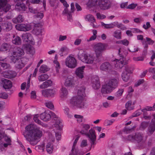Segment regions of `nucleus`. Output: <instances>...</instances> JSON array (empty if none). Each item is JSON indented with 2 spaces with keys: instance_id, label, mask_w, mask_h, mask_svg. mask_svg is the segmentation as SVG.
<instances>
[{
  "instance_id": "obj_1",
  "label": "nucleus",
  "mask_w": 155,
  "mask_h": 155,
  "mask_svg": "<svg viewBox=\"0 0 155 155\" xmlns=\"http://www.w3.org/2000/svg\"><path fill=\"white\" fill-rule=\"evenodd\" d=\"M23 134L29 144L34 146L37 144L39 139L42 136L43 133L35 125L31 124L25 127Z\"/></svg>"
},
{
  "instance_id": "obj_2",
  "label": "nucleus",
  "mask_w": 155,
  "mask_h": 155,
  "mask_svg": "<svg viewBox=\"0 0 155 155\" xmlns=\"http://www.w3.org/2000/svg\"><path fill=\"white\" fill-rule=\"evenodd\" d=\"M87 5L89 8L95 7L102 10H106L110 7L111 4L108 0H89Z\"/></svg>"
},
{
  "instance_id": "obj_3",
  "label": "nucleus",
  "mask_w": 155,
  "mask_h": 155,
  "mask_svg": "<svg viewBox=\"0 0 155 155\" xmlns=\"http://www.w3.org/2000/svg\"><path fill=\"white\" fill-rule=\"evenodd\" d=\"M78 57L82 62L88 64H92L94 60V57L93 55L86 54L82 49L79 51Z\"/></svg>"
},
{
  "instance_id": "obj_4",
  "label": "nucleus",
  "mask_w": 155,
  "mask_h": 155,
  "mask_svg": "<svg viewBox=\"0 0 155 155\" xmlns=\"http://www.w3.org/2000/svg\"><path fill=\"white\" fill-rule=\"evenodd\" d=\"M85 101V99L83 98L82 97L76 96L71 99L70 103L73 106L81 108L84 106V102Z\"/></svg>"
},
{
  "instance_id": "obj_5",
  "label": "nucleus",
  "mask_w": 155,
  "mask_h": 155,
  "mask_svg": "<svg viewBox=\"0 0 155 155\" xmlns=\"http://www.w3.org/2000/svg\"><path fill=\"white\" fill-rule=\"evenodd\" d=\"M106 45L102 43H98L94 46V49L97 58H101L102 56V52L106 49Z\"/></svg>"
},
{
  "instance_id": "obj_6",
  "label": "nucleus",
  "mask_w": 155,
  "mask_h": 155,
  "mask_svg": "<svg viewBox=\"0 0 155 155\" xmlns=\"http://www.w3.org/2000/svg\"><path fill=\"white\" fill-rule=\"evenodd\" d=\"M65 63L66 65L70 68H74L77 66L76 60L74 57L71 55H70L67 58Z\"/></svg>"
},
{
  "instance_id": "obj_7",
  "label": "nucleus",
  "mask_w": 155,
  "mask_h": 155,
  "mask_svg": "<svg viewBox=\"0 0 155 155\" xmlns=\"http://www.w3.org/2000/svg\"><path fill=\"white\" fill-rule=\"evenodd\" d=\"M135 140L142 147L145 146V143L146 140L144 138L143 134L140 133H137L135 134L134 138Z\"/></svg>"
},
{
  "instance_id": "obj_8",
  "label": "nucleus",
  "mask_w": 155,
  "mask_h": 155,
  "mask_svg": "<svg viewBox=\"0 0 155 155\" xmlns=\"http://www.w3.org/2000/svg\"><path fill=\"white\" fill-rule=\"evenodd\" d=\"M85 134V135L88 137L90 139L91 141V146L92 145L95 144V141L96 140V135L95 130L92 129H91L89 130V133H86L84 132L83 133Z\"/></svg>"
},
{
  "instance_id": "obj_9",
  "label": "nucleus",
  "mask_w": 155,
  "mask_h": 155,
  "mask_svg": "<svg viewBox=\"0 0 155 155\" xmlns=\"http://www.w3.org/2000/svg\"><path fill=\"white\" fill-rule=\"evenodd\" d=\"M131 73L130 68L128 66L126 67L121 75L122 78L124 81L127 82L129 80L130 78V74Z\"/></svg>"
},
{
  "instance_id": "obj_10",
  "label": "nucleus",
  "mask_w": 155,
  "mask_h": 155,
  "mask_svg": "<svg viewBox=\"0 0 155 155\" xmlns=\"http://www.w3.org/2000/svg\"><path fill=\"white\" fill-rule=\"evenodd\" d=\"M15 27L18 31H30L32 29L31 25L29 24L21 23L18 24L16 25Z\"/></svg>"
},
{
  "instance_id": "obj_11",
  "label": "nucleus",
  "mask_w": 155,
  "mask_h": 155,
  "mask_svg": "<svg viewBox=\"0 0 155 155\" xmlns=\"http://www.w3.org/2000/svg\"><path fill=\"white\" fill-rule=\"evenodd\" d=\"M24 51L23 50L20 48H17L14 49L12 53V56L11 59L18 58L22 55H23Z\"/></svg>"
},
{
  "instance_id": "obj_12",
  "label": "nucleus",
  "mask_w": 155,
  "mask_h": 155,
  "mask_svg": "<svg viewBox=\"0 0 155 155\" xmlns=\"http://www.w3.org/2000/svg\"><path fill=\"white\" fill-rule=\"evenodd\" d=\"M114 89L107 82L102 86L101 92L102 94H108L111 92Z\"/></svg>"
},
{
  "instance_id": "obj_13",
  "label": "nucleus",
  "mask_w": 155,
  "mask_h": 155,
  "mask_svg": "<svg viewBox=\"0 0 155 155\" xmlns=\"http://www.w3.org/2000/svg\"><path fill=\"white\" fill-rule=\"evenodd\" d=\"M42 94L45 97H53L56 93L55 89H47L42 91Z\"/></svg>"
},
{
  "instance_id": "obj_14",
  "label": "nucleus",
  "mask_w": 155,
  "mask_h": 155,
  "mask_svg": "<svg viewBox=\"0 0 155 155\" xmlns=\"http://www.w3.org/2000/svg\"><path fill=\"white\" fill-rule=\"evenodd\" d=\"M0 8L5 12H7L11 8V6L7 4V0H0Z\"/></svg>"
},
{
  "instance_id": "obj_15",
  "label": "nucleus",
  "mask_w": 155,
  "mask_h": 155,
  "mask_svg": "<svg viewBox=\"0 0 155 155\" xmlns=\"http://www.w3.org/2000/svg\"><path fill=\"white\" fill-rule=\"evenodd\" d=\"M115 61V67L118 68H121L125 64V58L124 57H122L119 59H116Z\"/></svg>"
},
{
  "instance_id": "obj_16",
  "label": "nucleus",
  "mask_w": 155,
  "mask_h": 155,
  "mask_svg": "<svg viewBox=\"0 0 155 155\" xmlns=\"http://www.w3.org/2000/svg\"><path fill=\"white\" fill-rule=\"evenodd\" d=\"M12 60L15 64V68L18 69H21L24 66L25 64L21 59L16 58H12Z\"/></svg>"
},
{
  "instance_id": "obj_17",
  "label": "nucleus",
  "mask_w": 155,
  "mask_h": 155,
  "mask_svg": "<svg viewBox=\"0 0 155 155\" xmlns=\"http://www.w3.org/2000/svg\"><path fill=\"white\" fill-rule=\"evenodd\" d=\"M92 86L94 89H98L100 87V84L99 78L97 77H94L92 78Z\"/></svg>"
},
{
  "instance_id": "obj_18",
  "label": "nucleus",
  "mask_w": 155,
  "mask_h": 155,
  "mask_svg": "<svg viewBox=\"0 0 155 155\" xmlns=\"http://www.w3.org/2000/svg\"><path fill=\"white\" fill-rule=\"evenodd\" d=\"M22 39L25 42H33L34 39L31 35L29 33H25L21 36Z\"/></svg>"
},
{
  "instance_id": "obj_19",
  "label": "nucleus",
  "mask_w": 155,
  "mask_h": 155,
  "mask_svg": "<svg viewBox=\"0 0 155 155\" xmlns=\"http://www.w3.org/2000/svg\"><path fill=\"white\" fill-rule=\"evenodd\" d=\"M49 113V111H47L42 113L40 115V118L45 121H49L51 118Z\"/></svg>"
},
{
  "instance_id": "obj_20",
  "label": "nucleus",
  "mask_w": 155,
  "mask_h": 155,
  "mask_svg": "<svg viewBox=\"0 0 155 155\" xmlns=\"http://www.w3.org/2000/svg\"><path fill=\"white\" fill-rule=\"evenodd\" d=\"M1 81L3 87L5 89H9L12 87V84L10 80L4 79H2Z\"/></svg>"
},
{
  "instance_id": "obj_21",
  "label": "nucleus",
  "mask_w": 155,
  "mask_h": 155,
  "mask_svg": "<svg viewBox=\"0 0 155 155\" xmlns=\"http://www.w3.org/2000/svg\"><path fill=\"white\" fill-rule=\"evenodd\" d=\"M68 95V91L65 87H62L60 90V97L61 100L64 101L67 97Z\"/></svg>"
},
{
  "instance_id": "obj_22",
  "label": "nucleus",
  "mask_w": 155,
  "mask_h": 155,
  "mask_svg": "<svg viewBox=\"0 0 155 155\" xmlns=\"http://www.w3.org/2000/svg\"><path fill=\"white\" fill-rule=\"evenodd\" d=\"M112 68V66L108 62H106L102 63L100 67V69L101 71H107L110 70Z\"/></svg>"
},
{
  "instance_id": "obj_23",
  "label": "nucleus",
  "mask_w": 155,
  "mask_h": 155,
  "mask_svg": "<svg viewBox=\"0 0 155 155\" xmlns=\"http://www.w3.org/2000/svg\"><path fill=\"white\" fill-rule=\"evenodd\" d=\"M84 66H82L78 68L75 71V74L79 78L82 79L84 77Z\"/></svg>"
},
{
  "instance_id": "obj_24",
  "label": "nucleus",
  "mask_w": 155,
  "mask_h": 155,
  "mask_svg": "<svg viewBox=\"0 0 155 155\" xmlns=\"http://www.w3.org/2000/svg\"><path fill=\"white\" fill-rule=\"evenodd\" d=\"M3 76L7 78H11L15 77L16 75L15 72L12 71H8L3 72Z\"/></svg>"
},
{
  "instance_id": "obj_25",
  "label": "nucleus",
  "mask_w": 155,
  "mask_h": 155,
  "mask_svg": "<svg viewBox=\"0 0 155 155\" xmlns=\"http://www.w3.org/2000/svg\"><path fill=\"white\" fill-rule=\"evenodd\" d=\"M75 84V82L74 81V78L72 76L68 77L66 79L64 84L67 86H70Z\"/></svg>"
},
{
  "instance_id": "obj_26",
  "label": "nucleus",
  "mask_w": 155,
  "mask_h": 155,
  "mask_svg": "<svg viewBox=\"0 0 155 155\" xmlns=\"http://www.w3.org/2000/svg\"><path fill=\"white\" fill-rule=\"evenodd\" d=\"M119 82V79L116 78L110 79L107 82L114 89L118 86Z\"/></svg>"
},
{
  "instance_id": "obj_27",
  "label": "nucleus",
  "mask_w": 155,
  "mask_h": 155,
  "mask_svg": "<svg viewBox=\"0 0 155 155\" xmlns=\"http://www.w3.org/2000/svg\"><path fill=\"white\" fill-rule=\"evenodd\" d=\"M85 88L84 87H81L79 88L78 90V94L77 96L79 97H82L83 98L85 99L86 96L85 93Z\"/></svg>"
},
{
  "instance_id": "obj_28",
  "label": "nucleus",
  "mask_w": 155,
  "mask_h": 155,
  "mask_svg": "<svg viewBox=\"0 0 155 155\" xmlns=\"http://www.w3.org/2000/svg\"><path fill=\"white\" fill-rule=\"evenodd\" d=\"M2 29L6 31L11 30L12 28V25L11 22L7 21L2 24Z\"/></svg>"
},
{
  "instance_id": "obj_29",
  "label": "nucleus",
  "mask_w": 155,
  "mask_h": 155,
  "mask_svg": "<svg viewBox=\"0 0 155 155\" xmlns=\"http://www.w3.org/2000/svg\"><path fill=\"white\" fill-rule=\"evenodd\" d=\"M42 31L41 28L36 25L33 30V33L36 35H41Z\"/></svg>"
},
{
  "instance_id": "obj_30",
  "label": "nucleus",
  "mask_w": 155,
  "mask_h": 155,
  "mask_svg": "<svg viewBox=\"0 0 155 155\" xmlns=\"http://www.w3.org/2000/svg\"><path fill=\"white\" fill-rule=\"evenodd\" d=\"M148 134L149 135H152L155 130V123L152 121L148 129Z\"/></svg>"
},
{
  "instance_id": "obj_31",
  "label": "nucleus",
  "mask_w": 155,
  "mask_h": 155,
  "mask_svg": "<svg viewBox=\"0 0 155 155\" xmlns=\"http://www.w3.org/2000/svg\"><path fill=\"white\" fill-rule=\"evenodd\" d=\"M52 84V81L50 80H48L47 81L44 82L40 86V88L41 89H44L48 87L51 86Z\"/></svg>"
},
{
  "instance_id": "obj_32",
  "label": "nucleus",
  "mask_w": 155,
  "mask_h": 155,
  "mask_svg": "<svg viewBox=\"0 0 155 155\" xmlns=\"http://www.w3.org/2000/svg\"><path fill=\"white\" fill-rule=\"evenodd\" d=\"M18 0H15V2H17L16 5L17 8L21 11H25L26 9V7L25 5L23 3H20L17 2Z\"/></svg>"
},
{
  "instance_id": "obj_33",
  "label": "nucleus",
  "mask_w": 155,
  "mask_h": 155,
  "mask_svg": "<svg viewBox=\"0 0 155 155\" xmlns=\"http://www.w3.org/2000/svg\"><path fill=\"white\" fill-rule=\"evenodd\" d=\"M25 50L28 54L31 55H33L35 53V51L34 48L30 45H26Z\"/></svg>"
},
{
  "instance_id": "obj_34",
  "label": "nucleus",
  "mask_w": 155,
  "mask_h": 155,
  "mask_svg": "<svg viewBox=\"0 0 155 155\" xmlns=\"http://www.w3.org/2000/svg\"><path fill=\"white\" fill-rule=\"evenodd\" d=\"M53 145L52 143L49 142L46 145V150L47 152L49 153H52L53 149Z\"/></svg>"
},
{
  "instance_id": "obj_35",
  "label": "nucleus",
  "mask_w": 155,
  "mask_h": 155,
  "mask_svg": "<svg viewBox=\"0 0 155 155\" xmlns=\"http://www.w3.org/2000/svg\"><path fill=\"white\" fill-rule=\"evenodd\" d=\"M82 130L80 131V133L82 134H85L84 133V132L86 133H87V131L88 130L90 129V125L87 124H82Z\"/></svg>"
},
{
  "instance_id": "obj_36",
  "label": "nucleus",
  "mask_w": 155,
  "mask_h": 155,
  "mask_svg": "<svg viewBox=\"0 0 155 155\" xmlns=\"http://www.w3.org/2000/svg\"><path fill=\"white\" fill-rule=\"evenodd\" d=\"M24 18L22 15H19L17 18H14L12 19L13 22L15 23L22 22Z\"/></svg>"
},
{
  "instance_id": "obj_37",
  "label": "nucleus",
  "mask_w": 155,
  "mask_h": 155,
  "mask_svg": "<svg viewBox=\"0 0 155 155\" xmlns=\"http://www.w3.org/2000/svg\"><path fill=\"white\" fill-rule=\"evenodd\" d=\"M113 36L118 39H121V32L119 30L115 31L113 34Z\"/></svg>"
},
{
  "instance_id": "obj_38",
  "label": "nucleus",
  "mask_w": 155,
  "mask_h": 155,
  "mask_svg": "<svg viewBox=\"0 0 155 155\" xmlns=\"http://www.w3.org/2000/svg\"><path fill=\"white\" fill-rule=\"evenodd\" d=\"M85 19L86 20L91 23L94 22L95 21V20L94 16L91 14L86 15L85 17Z\"/></svg>"
},
{
  "instance_id": "obj_39",
  "label": "nucleus",
  "mask_w": 155,
  "mask_h": 155,
  "mask_svg": "<svg viewBox=\"0 0 155 155\" xmlns=\"http://www.w3.org/2000/svg\"><path fill=\"white\" fill-rule=\"evenodd\" d=\"M48 76L46 74H44L39 75L38 77V80L40 81H43L48 78Z\"/></svg>"
},
{
  "instance_id": "obj_40",
  "label": "nucleus",
  "mask_w": 155,
  "mask_h": 155,
  "mask_svg": "<svg viewBox=\"0 0 155 155\" xmlns=\"http://www.w3.org/2000/svg\"><path fill=\"white\" fill-rule=\"evenodd\" d=\"M10 48V45L6 43H4L3 44L0 48V50L2 51H7Z\"/></svg>"
},
{
  "instance_id": "obj_41",
  "label": "nucleus",
  "mask_w": 155,
  "mask_h": 155,
  "mask_svg": "<svg viewBox=\"0 0 155 155\" xmlns=\"http://www.w3.org/2000/svg\"><path fill=\"white\" fill-rule=\"evenodd\" d=\"M49 69L47 66L45 64L41 65L40 69L39 71L41 73H44L48 71Z\"/></svg>"
},
{
  "instance_id": "obj_42",
  "label": "nucleus",
  "mask_w": 155,
  "mask_h": 155,
  "mask_svg": "<svg viewBox=\"0 0 155 155\" xmlns=\"http://www.w3.org/2000/svg\"><path fill=\"white\" fill-rule=\"evenodd\" d=\"M39 116V115L38 114L34 115L33 120L37 123L42 126H43V123H42L38 118Z\"/></svg>"
},
{
  "instance_id": "obj_43",
  "label": "nucleus",
  "mask_w": 155,
  "mask_h": 155,
  "mask_svg": "<svg viewBox=\"0 0 155 155\" xmlns=\"http://www.w3.org/2000/svg\"><path fill=\"white\" fill-rule=\"evenodd\" d=\"M13 44L16 45H19L21 44V41L20 38L18 36H16L12 41Z\"/></svg>"
},
{
  "instance_id": "obj_44",
  "label": "nucleus",
  "mask_w": 155,
  "mask_h": 155,
  "mask_svg": "<svg viewBox=\"0 0 155 155\" xmlns=\"http://www.w3.org/2000/svg\"><path fill=\"white\" fill-rule=\"evenodd\" d=\"M126 51L123 48H120L118 50V54L121 57H124V55H126Z\"/></svg>"
},
{
  "instance_id": "obj_45",
  "label": "nucleus",
  "mask_w": 155,
  "mask_h": 155,
  "mask_svg": "<svg viewBox=\"0 0 155 155\" xmlns=\"http://www.w3.org/2000/svg\"><path fill=\"white\" fill-rule=\"evenodd\" d=\"M45 105L48 108L52 109L54 108V106L52 102L50 101H48L45 103Z\"/></svg>"
},
{
  "instance_id": "obj_46",
  "label": "nucleus",
  "mask_w": 155,
  "mask_h": 155,
  "mask_svg": "<svg viewBox=\"0 0 155 155\" xmlns=\"http://www.w3.org/2000/svg\"><path fill=\"white\" fill-rule=\"evenodd\" d=\"M113 28L115 27H117L118 28H121L123 26V25L121 23H119L117 21H115L112 23Z\"/></svg>"
},
{
  "instance_id": "obj_47",
  "label": "nucleus",
  "mask_w": 155,
  "mask_h": 155,
  "mask_svg": "<svg viewBox=\"0 0 155 155\" xmlns=\"http://www.w3.org/2000/svg\"><path fill=\"white\" fill-rule=\"evenodd\" d=\"M54 65L55 66L57 72V73H59V69L60 68V65L59 62L56 60H55L54 61Z\"/></svg>"
},
{
  "instance_id": "obj_48",
  "label": "nucleus",
  "mask_w": 155,
  "mask_h": 155,
  "mask_svg": "<svg viewBox=\"0 0 155 155\" xmlns=\"http://www.w3.org/2000/svg\"><path fill=\"white\" fill-rule=\"evenodd\" d=\"M101 25L105 28L109 29L113 28V25H112V23L108 24H104V23H101Z\"/></svg>"
},
{
  "instance_id": "obj_49",
  "label": "nucleus",
  "mask_w": 155,
  "mask_h": 155,
  "mask_svg": "<svg viewBox=\"0 0 155 155\" xmlns=\"http://www.w3.org/2000/svg\"><path fill=\"white\" fill-rule=\"evenodd\" d=\"M78 150L77 148H72L71 152L70 155H78Z\"/></svg>"
},
{
  "instance_id": "obj_50",
  "label": "nucleus",
  "mask_w": 155,
  "mask_h": 155,
  "mask_svg": "<svg viewBox=\"0 0 155 155\" xmlns=\"http://www.w3.org/2000/svg\"><path fill=\"white\" fill-rule=\"evenodd\" d=\"M134 91V90L131 87H128V94L127 95V98H129L130 97L132 96V94L131 93L133 92Z\"/></svg>"
},
{
  "instance_id": "obj_51",
  "label": "nucleus",
  "mask_w": 155,
  "mask_h": 155,
  "mask_svg": "<svg viewBox=\"0 0 155 155\" xmlns=\"http://www.w3.org/2000/svg\"><path fill=\"white\" fill-rule=\"evenodd\" d=\"M54 127L57 130H61V123L59 121H57L54 124Z\"/></svg>"
},
{
  "instance_id": "obj_52",
  "label": "nucleus",
  "mask_w": 155,
  "mask_h": 155,
  "mask_svg": "<svg viewBox=\"0 0 155 155\" xmlns=\"http://www.w3.org/2000/svg\"><path fill=\"white\" fill-rule=\"evenodd\" d=\"M132 104V102L131 101H129L126 104L125 106L126 108L128 110H130L132 109L131 107Z\"/></svg>"
},
{
  "instance_id": "obj_53",
  "label": "nucleus",
  "mask_w": 155,
  "mask_h": 155,
  "mask_svg": "<svg viewBox=\"0 0 155 155\" xmlns=\"http://www.w3.org/2000/svg\"><path fill=\"white\" fill-rule=\"evenodd\" d=\"M148 125V123L146 122H143L140 126V128L142 130H144L146 128Z\"/></svg>"
},
{
  "instance_id": "obj_54",
  "label": "nucleus",
  "mask_w": 155,
  "mask_h": 155,
  "mask_svg": "<svg viewBox=\"0 0 155 155\" xmlns=\"http://www.w3.org/2000/svg\"><path fill=\"white\" fill-rule=\"evenodd\" d=\"M0 65L4 69L8 68L10 67V65L9 64L6 63H2L0 62Z\"/></svg>"
},
{
  "instance_id": "obj_55",
  "label": "nucleus",
  "mask_w": 155,
  "mask_h": 155,
  "mask_svg": "<svg viewBox=\"0 0 155 155\" xmlns=\"http://www.w3.org/2000/svg\"><path fill=\"white\" fill-rule=\"evenodd\" d=\"M8 95L5 92H2L0 93V97L6 99L8 98Z\"/></svg>"
},
{
  "instance_id": "obj_56",
  "label": "nucleus",
  "mask_w": 155,
  "mask_h": 155,
  "mask_svg": "<svg viewBox=\"0 0 155 155\" xmlns=\"http://www.w3.org/2000/svg\"><path fill=\"white\" fill-rule=\"evenodd\" d=\"M87 145V140H83L81 142L80 146L83 147H86Z\"/></svg>"
},
{
  "instance_id": "obj_57",
  "label": "nucleus",
  "mask_w": 155,
  "mask_h": 155,
  "mask_svg": "<svg viewBox=\"0 0 155 155\" xmlns=\"http://www.w3.org/2000/svg\"><path fill=\"white\" fill-rule=\"evenodd\" d=\"M96 16L98 18L101 19H104L106 18V16L105 15L101 14L99 13H97L96 14Z\"/></svg>"
},
{
  "instance_id": "obj_58",
  "label": "nucleus",
  "mask_w": 155,
  "mask_h": 155,
  "mask_svg": "<svg viewBox=\"0 0 155 155\" xmlns=\"http://www.w3.org/2000/svg\"><path fill=\"white\" fill-rule=\"evenodd\" d=\"M133 60L135 61H143L144 58L143 57H134L133 58Z\"/></svg>"
},
{
  "instance_id": "obj_59",
  "label": "nucleus",
  "mask_w": 155,
  "mask_h": 155,
  "mask_svg": "<svg viewBox=\"0 0 155 155\" xmlns=\"http://www.w3.org/2000/svg\"><path fill=\"white\" fill-rule=\"evenodd\" d=\"M29 11L33 14L37 13L38 12V11L37 9H34L33 8L31 7H29Z\"/></svg>"
},
{
  "instance_id": "obj_60",
  "label": "nucleus",
  "mask_w": 155,
  "mask_h": 155,
  "mask_svg": "<svg viewBox=\"0 0 155 155\" xmlns=\"http://www.w3.org/2000/svg\"><path fill=\"white\" fill-rule=\"evenodd\" d=\"M37 14L36 15H35V16L37 18H39L40 19L42 18L43 16L44 15L42 12H38L37 13Z\"/></svg>"
},
{
  "instance_id": "obj_61",
  "label": "nucleus",
  "mask_w": 155,
  "mask_h": 155,
  "mask_svg": "<svg viewBox=\"0 0 155 155\" xmlns=\"http://www.w3.org/2000/svg\"><path fill=\"white\" fill-rule=\"evenodd\" d=\"M137 5V4L132 3L129 5L127 6V8L130 9H133L135 8Z\"/></svg>"
},
{
  "instance_id": "obj_62",
  "label": "nucleus",
  "mask_w": 155,
  "mask_h": 155,
  "mask_svg": "<svg viewBox=\"0 0 155 155\" xmlns=\"http://www.w3.org/2000/svg\"><path fill=\"white\" fill-rule=\"evenodd\" d=\"M124 88H120L119 89L117 92V95L118 96H121L122 95L124 91Z\"/></svg>"
},
{
  "instance_id": "obj_63",
  "label": "nucleus",
  "mask_w": 155,
  "mask_h": 155,
  "mask_svg": "<svg viewBox=\"0 0 155 155\" xmlns=\"http://www.w3.org/2000/svg\"><path fill=\"white\" fill-rule=\"evenodd\" d=\"M146 38V40L148 44L152 45L154 43V41L152 40L150 38L147 37Z\"/></svg>"
},
{
  "instance_id": "obj_64",
  "label": "nucleus",
  "mask_w": 155,
  "mask_h": 155,
  "mask_svg": "<svg viewBox=\"0 0 155 155\" xmlns=\"http://www.w3.org/2000/svg\"><path fill=\"white\" fill-rule=\"evenodd\" d=\"M81 41L82 40L81 39L77 38L75 40L74 44L75 45H78L81 44Z\"/></svg>"
}]
</instances>
